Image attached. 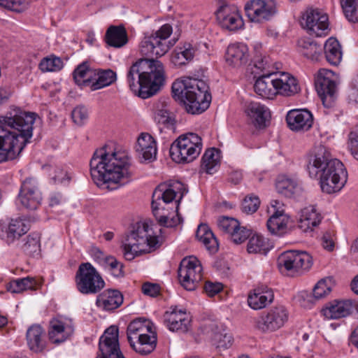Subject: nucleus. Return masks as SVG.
Returning <instances> with one entry per match:
<instances>
[{
    "mask_svg": "<svg viewBox=\"0 0 358 358\" xmlns=\"http://www.w3.org/2000/svg\"><path fill=\"white\" fill-rule=\"evenodd\" d=\"M93 82L90 85L92 91L98 90L114 83L117 80V74L112 69H98L94 70Z\"/></svg>",
    "mask_w": 358,
    "mask_h": 358,
    "instance_id": "f704fd0d",
    "label": "nucleus"
},
{
    "mask_svg": "<svg viewBox=\"0 0 358 358\" xmlns=\"http://www.w3.org/2000/svg\"><path fill=\"white\" fill-rule=\"evenodd\" d=\"M233 337L227 333H215L213 338V344L219 349H227L231 346Z\"/></svg>",
    "mask_w": 358,
    "mask_h": 358,
    "instance_id": "4d7b16f0",
    "label": "nucleus"
},
{
    "mask_svg": "<svg viewBox=\"0 0 358 358\" xmlns=\"http://www.w3.org/2000/svg\"><path fill=\"white\" fill-rule=\"evenodd\" d=\"M353 304L350 300H334L322 308V313L327 319L336 320L348 316L352 311Z\"/></svg>",
    "mask_w": 358,
    "mask_h": 358,
    "instance_id": "a878e982",
    "label": "nucleus"
},
{
    "mask_svg": "<svg viewBox=\"0 0 358 358\" xmlns=\"http://www.w3.org/2000/svg\"><path fill=\"white\" fill-rule=\"evenodd\" d=\"M276 94L283 96H292L301 91L297 79L287 72L275 73Z\"/></svg>",
    "mask_w": 358,
    "mask_h": 358,
    "instance_id": "4be33fe9",
    "label": "nucleus"
},
{
    "mask_svg": "<svg viewBox=\"0 0 358 358\" xmlns=\"http://www.w3.org/2000/svg\"><path fill=\"white\" fill-rule=\"evenodd\" d=\"M28 230L26 221L20 218L12 219L8 223L0 222V238L4 239L8 244L20 238Z\"/></svg>",
    "mask_w": 358,
    "mask_h": 358,
    "instance_id": "aec40b11",
    "label": "nucleus"
},
{
    "mask_svg": "<svg viewBox=\"0 0 358 358\" xmlns=\"http://www.w3.org/2000/svg\"><path fill=\"white\" fill-rule=\"evenodd\" d=\"M105 40L106 43L114 48H122L128 42L126 29L122 25H111L106 31Z\"/></svg>",
    "mask_w": 358,
    "mask_h": 358,
    "instance_id": "72a5a7b5",
    "label": "nucleus"
},
{
    "mask_svg": "<svg viewBox=\"0 0 358 358\" xmlns=\"http://www.w3.org/2000/svg\"><path fill=\"white\" fill-rule=\"evenodd\" d=\"M35 287L36 280L34 278L26 277L10 281L7 285V289L11 293H20L27 289H34Z\"/></svg>",
    "mask_w": 358,
    "mask_h": 358,
    "instance_id": "49530a36",
    "label": "nucleus"
},
{
    "mask_svg": "<svg viewBox=\"0 0 358 358\" xmlns=\"http://www.w3.org/2000/svg\"><path fill=\"white\" fill-rule=\"evenodd\" d=\"M239 222L229 217H220L217 218V224L218 229L224 234H228L229 236L237 229Z\"/></svg>",
    "mask_w": 358,
    "mask_h": 358,
    "instance_id": "864d4df0",
    "label": "nucleus"
},
{
    "mask_svg": "<svg viewBox=\"0 0 358 358\" xmlns=\"http://www.w3.org/2000/svg\"><path fill=\"white\" fill-rule=\"evenodd\" d=\"M340 3L349 22H358V0H340Z\"/></svg>",
    "mask_w": 358,
    "mask_h": 358,
    "instance_id": "09e8293b",
    "label": "nucleus"
},
{
    "mask_svg": "<svg viewBox=\"0 0 358 358\" xmlns=\"http://www.w3.org/2000/svg\"><path fill=\"white\" fill-rule=\"evenodd\" d=\"M162 238L148 223L138 224L123 241L122 248L126 260L131 261L143 253L150 252L159 248Z\"/></svg>",
    "mask_w": 358,
    "mask_h": 358,
    "instance_id": "6e6552de",
    "label": "nucleus"
},
{
    "mask_svg": "<svg viewBox=\"0 0 358 358\" xmlns=\"http://www.w3.org/2000/svg\"><path fill=\"white\" fill-rule=\"evenodd\" d=\"M181 34L180 24H164L158 30L144 34L139 51L143 56L161 57L175 45Z\"/></svg>",
    "mask_w": 358,
    "mask_h": 358,
    "instance_id": "0eeeda50",
    "label": "nucleus"
},
{
    "mask_svg": "<svg viewBox=\"0 0 358 358\" xmlns=\"http://www.w3.org/2000/svg\"><path fill=\"white\" fill-rule=\"evenodd\" d=\"M223 289V285L220 282H213L210 281L206 282L203 289L206 294L213 297L219 292H220Z\"/></svg>",
    "mask_w": 358,
    "mask_h": 358,
    "instance_id": "69168bd1",
    "label": "nucleus"
},
{
    "mask_svg": "<svg viewBox=\"0 0 358 358\" xmlns=\"http://www.w3.org/2000/svg\"><path fill=\"white\" fill-rule=\"evenodd\" d=\"M307 171L310 178L319 179L322 191L329 194L340 192L348 180L344 164L332 159L329 151L322 145L315 146L309 152Z\"/></svg>",
    "mask_w": 358,
    "mask_h": 358,
    "instance_id": "7ed1b4c3",
    "label": "nucleus"
},
{
    "mask_svg": "<svg viewBox=\"0 0 358 358\" xmlns=\"http://www.w3.org/2000/svg\"><path fill=\"white\" fill-rule=\"evenodd\" d=\"M164 320L168 328L172 331H180L185 332L188 329L190 318L187 313L182 310L173 308L171 311L166 312Z\"/></svg>",
    "mask_w": 358,
    "mask_h": 358,
    "instance_id": "cd10ccee",
    "label": "nucleus"
},
{
    "mask_svg": "<svg viewBox=\"0 0 358 358\" xmlns=\"http://www.w3.org/2000/svg\"><path fill=\"white\" fill-rule=\"evenodd\" d=\"M270 249L268 240L259 234L253 235L248 243L247 250L249 253L266 254Z\"/></svg>",
    "mask_w": 358,
    "mask_h": 358,
    "instance_id": "a18cd8bd",
    "label": "nucleus"
},
{
    "mask_svg": "<svg viewBox=\"0 0 358 358\" xmlns=\"http://www.w3.org/2000/svg\"><path fill=\"white\" fill-rule=\"evenodd\" d=\"M74 329L72 325L62 320L53 319L50 321L48 331L50 341L55 344H59L71 336Z\"/></svg>",
    "mask_w": 358,
    "mask_h": 358,
    "instance_id": "bb28decb",
    "label": "nucleus"
},
{
    "mask_svg": "<svg viewBox=\"0 0 358 358\" xmlns=\"http://www.w3.org/2000/svg\"><path fill=\"white\" fill-rule=\"evenodd\" d=\"M151 321L138 318L133 320L127 327V338L131 347L141 355H148L156 348L157 336L152 330Z\"/></svg>",
    "mask_w": 358,
    "mask_h": 358,
    "instance_id": "1a4fd4ad",
    "label": "nucleus"
},
{
    "mask_svg": "<svg viewBox=\"0 0 358 358\" xmlns=\"http://www.w3.org/2000/svg\"><path fill=\"white\" fill-rule=\"evenodd\" d=\"M245 10L251 22L271 20L276 13L275 7L273 4H267L262 0H251L247 2Z\"/></svg>",
    "mask_w": 358,
    "mask_h": 358,
    "instance_id": "6ab92c4d",
    "label": "nucleus"
},
{
    "mask_svg": "<svg viewBox=\"0 0 358 358\" xmlns=\"http://www.w3.org/2000/svg\"><path fill=\"white\" fill-rule=\"evenodd\" d=\"M187 192L185 185L180 181H170L158 185L152 194L153 214L160 226L173 227L180 223V218H171L178 212L179 203Z\"/></svg>",
    "mask_w": 358,
    "mask_h": 358,
    "instance_id": "39448f33",
    "label": "nucleus"
},
{
    "mask_svg": "<svg viewBox=\"0 0 358 358\" xmlns=\"http://www.w3.org/2000/svg\"><path fill=\"white\" fill-rule=\"evenodd\" d=\"M324 55L327 61L334 66L338 65L343 57L341 46L335 38H328L324 45Z\"/></svg>",
    "mask_w": 358,
    "mask_h": 358,
    "instance_id": "c9c22d12",
    "label": "nucleus"
},
{
    "mask_svg": "<svg viewBox=\"0 0 358 358\" xmlns=\"http://www.w3.org/2000/svg\"><path fill=\"white\" fill-rule=\"evenodd\" d=\"M268 212L271 214L266 222L268 231L272 234L279 236L286 234L289 217L285 213L283 204L278 200H273L271 201V207Z\"/></svg>",
    "mask_w": 358,
    "mask_h": 358,
    "instance_id": "f3484780",
    "label": "nucleus"
},
{
    "mask_svg": "<svg viewBox=\"0 0 358 358\" xmlns=\"http://www.w3.org/2000/svg\"><path fill=\"white\" fill-rule=\"evenodd\" d=\"M297 51L307 59H317L321 52L320 45L308 38H301L297 41Z\"/></svg>",
    "mask_w": 358,
    "mask_h": 358,
    "instance_id": "e433bc0d",
    "label": "nucleus"
},
{
    "mask_svg": "<svg viewBox=\"0 0 358 358\" xmlns=\"http://www.w3.org/2000/svg\"><path fill=\"white\" fill-rule=\"evenodd\" d=\"M76 285L83 294H94L105 286V282L96 268L88 262L82 263L76 273Z\"/></svg>",
    "mask_w": 358,
    "mask_h": 358,
    "instance_id": "9b49d317",
    "label": "nucleus"
},
{
    "mask_svg": "<svg viewBox=\"0 0 358 358\" xmlns=\"http://www.w3.org/2000/svg\"><path fill=\"white\" fill-rule=\"evenodd\" d=\"M202 271V266L196 257H185L178 268L180 285L188 291L194 290L203 278Z\"/></svg>",
    "mask_w": 358,
    "mask_h": 358,
    "instance_id": "f8f14e48",
    "label": "nucleus"
},
{
    "mask_svg": "<svg viewBox=\"0 0 358 358\" xmlns=\"http://www.w3.org/2000/svg\"><path fill=\"white\" fill-rule=\"evenodd\" d=\"M136 151L144 161L152 162L157 155L156 141L150 134L142 133L137 140Z\"/></svg>",
    "mask_w": 358,
    "mask_h": 358,
    "instance_id": "7c9ffc66",
    "label": "nucleus"
},
{
    "mask_svg": "<svg viewBox=\"0 0 358 358\" xmlns=\"http://www.w3.org/2000/svg\"><path fill=\"white\" fill-rule=\"evenodd\" d=\"M260 204L257 196H247L242 203V210L247 214H252L257 211Z\"/></svg>",
    "mask_w": 358,
    "mask_h": 358,
    "instance_id": "e2e57ef3",
    "label": "nucleus"
},
{
    "mask_svg": "<svg viewBox=\"0 0 358 358\" xmlns=\"http://www.w3.org/2000/svg\"><path fill=\"white\" fill-rule=\"evenodd\" d=\"M155 120L159 124L166 125L167 127H172L175 124L174 118L166 108L157 109L155 114Z\"/></svg>",
    "mask_w": 358,
    "mask_h": 358,
    "instance_id": "13d9d810",
    "label": "nucleus"
},
{
    "mask_svg": "<svg viewBox=\"0 0 358 358\" xmlns=\"http://www.w3.org/2000/svg\"><path fill=\"white\" fill-rule=\"evenodd\" d=\"M332 278H328L320 280L313 289V296L320 299L328 295L332 289Z\"/></svg>",
    "mask_w": 358,
    "mask_h": 358,
    "instance_id": "603ef678",
    "label": "nucleus"
},
{
    "mask_svg": "<svg viewBox=\"0 0 358 358\" xmlns=\"http://www.w3.org/2000/svg\"><path fill=\"white\" fill-rule=\"evenodd\" d=\"M275 188L279 194L286 197H292L297 189V183L292 179L282 176L278 178Z\"/></svg>",
    "mask_w": 358,
    "mask_h": 358,
    "instance_id": "de8ad7c7",
    "label": "nucleus"
},
{
    "mask_svg": "<svg viewBox=\"0 0 358 358\" xmlns=\"http://www.w3.org/2000/svg\"><path fill=\"white\" fill-rule=\"evenodd\" d=\"M301 19L305 22H329V17L324 10L310 6L301 13Z\"/></svg>",
    "mask_w": 358,
    "mask_h": 358,
    "instance_id": "c03bdc74",
    "label": "nucleus"
},
{
    "mask_svg": "<svg viewBox=\"0 0 358 358\" xmlns=\"http://www.w3.org/2000/svg\"><path fill=\"white\" fill-rule=\"evenodd\" d=\"M94 257L103 263L115 277L122 275V264L113 256H106L99 248L93 250Z\"/></svg>",
    "mask_w": 358,
    "mask_h": 358,
    "instance_id": "a19ab883",
    "label": "nucleus"
},
{
    "mask_svg": "<svg viewBox=\"0 0 358 358\" xmlns=\"http://www.w3.org/2000/svg\"><path fill=\"white\" fill-rule=\"evenodd\" d=\"M196 236L210 252H215L217 250V241L208 225L205 224H199L196 232Z\"/></svg>",
    "mask_w": 358,
    "mask_h": 358,
    "instance_id": "4c0bfd02",
    "label": "nucleus"
},
{
    "mask_svg": "<svg viewBox=\"0 0 358 358\" xmlns=\"http://www.w3.org/2000/svg\"><path fill=\"white\" fill-rule=\"evenodd\" d=\"M123 303V296L116 289H106L96 297V306L106 311L113 310Z\"/></svg>",
    "mask_w": 358,
    "mask_h": 358,
    "instance_id": "2f4dec72",
    "label": "nucleus"
},
{
    "mask_svg": "<svg viewBox=\"0 0 358 358\" xmlns=\"http://www.w3.org/2000/svg\"><path fill=\"white\" fill-rule=\"evenodd\" d=\"M286 120L288 127L293 131L308 130L312 127L313 117L306 109H296L287 113Z\"/></svg>",
    "mask_w": 358,
    "mask_h": 358,
    "instance_id": "393cba45",
    "label": "nucleus"
},
{
    "mask_svg": "<svg viewBox=\"0 0 358 358\" xmlns=\"http://www.w3.org/2000/svg\"><path fill=\"white\" fill-rule=\"evenodd\" d=\"M277 264L282 272L294 273L309 270L313 265V259L306 252L288 250L278 257Z\"/></svg>",
    "mask_w": 358,
    "mask_h": 358,
    "instance_id": "4468645a",
    "label": "nucleus"
},
{
    "mask_svg": "<svg viewBox=\"0 0 358 358\" xmlns=\"http://www.w3.org/2000/svg\"><path fill=\"white\" fill-rule=\"evenodd\" d=\"M71 117L77 125L84 124L88 119L87 109L83 106L76 107L71 113Z\"/></svg>",
    "mask_w": 358,
    "mask_h": 358,
    "instance_id": "052dcab7",
    "label": "nucleus"
},
{
    "mask_svg": "<svg viewBox=\"0 0 358 358\" xmlns=\"http://www.w3.org/2000/svg\"><path fill=\"white\" fill-rule=\"evenodd\" d=\"M90 165L92 178L100 187L114 190L131 180L132 172L128 155L116 150L111 145L96 150Z\"/></svg>",
    "mask_w": 358,
    "mask_h": 358,
    "instance_id": "f257e3e1",
    "label": "nucleus"
},
{
    "mask_svg": "<svg viewBox=\"0 0 358 358\" xmlns=\"http://www.w3.org/2000/svg\"><path fill=\"white\" fill-rule=\"evenodd\" d=\"M22 250L29 255H38L41 250V236L38 233H31L27 236Z\"/></svg>",
    "mask_w": 358,
    "mask_h": 358,
    "instance_id": "8fccbe9b",
    "label": "nucleus"
},
{
    "mask_svg": "<svg viewBox=\"0 0 358 358\" xmlns=\"http://www.w3.org/2000/svg\"><path fill=\"white\" fill-rule=\"evenodd\" d=\"M19 200L25 208L30 210H36L40 206L42 196L34 179L27 178L22 182Z\"/></svg>",
    "mask_w": 358,
    "mask_h": 358,
    "instance_id": "a211bd4d",
    "label": "nucleus"
},
{
    "mask_svg": "<svg viewBox=\"0 0 358 358\" xmlns=\"http://www.w3.org/2000/svg\"><path fill=\"white\" fill-rule=\"evenodd\" d=\"M307 34L314 37H324L329 34V24H301Z\"/></svg>",
    "mask_w": 358,
    "mask_h": 358,
    "instance_id": "3c124183",
    "label": "nucleus"
},
{
    "mask_svg": "<svg viewBox=\"0 0 358 358\" xmlns=\"http://www.w3.org/2000/svg\"><path fill=\"white\" fill-rule=\"evenodd\" d=\"M45 333L41 326L33 324L28 328L26 340L29 348L34 352H41L45 348Z\"/></svg>",
    "mask_w": 358,
    "mask_h": 358,
    "instance_id": "473e14b6",
    "label": "nucleus"
},
{
    "mask_svg": "<svg viewBox=\"0 0 358 358\" xmlns=\"http://www.w3.org/2000/svg\"><path fill=\"white\" fill-rule=\"evenodd\" d=\"M36 114L14 109L0 117V163L14 159L33 135Z\"/></svg>",
    "mask_w": 358,
    "mask_h": 358,
    "instance_id": "f03ea898",
    "label": "nucleus"
},
{
    "mask_svg": "<svg viewBox=\"0 0 358 358\" xmlns=\"http://www.w3.org/2000/svg\"><path fill=\"white\" fill-rule=\"evenodd\" d=\"M245 113L255 127L264 128L271 117L270 110L265 105L252 101L246 104Z\"/></svg>",
    "mask_w": 358,
    "mask_h": 358,
    "instance_id": "5701e85b",
    "label": "nucleus"
},
{
    "mask_svg": "<svg viewBox=\"0 0 358 358\" xmlns=\"http://www.w3.org/2000/svg\"><path fill=\"white\" fill-rule=\"evenodd\" d=\"M0 6L10 10L21 13L29 6V0H0Z\"/></svg>",
    "mask_w": 358,
    "mask_h": 358,
    "instance_id": "6e6d98bb",
    "label": "nucleus"
},
{
    "mask_svg": "<svg viewBox=\"0 0 358 358\" xmlns=\"http://www.w3.org/2000/svg\"><path fill=\"white\" fill-rule=\"evenodd\" d=\"M207 83L203 80L190 77L176 80L172 85L174 99L182 103L187 113L200 114L209 106L211 94Z\"/></svg>",
    "mask_w": 358,
    "mask_h": 358,
    "instance_id": "423d86ee",
    "label": "nucleus"
},
{
    "mask_svg": "<svg viewBox=\"0 0 358 358\" xmlns=\"http://www.w3.org/2000/svg\"><path fill=\"white\" fill-rule=\"evenodd\" d=\"M99 352L96 358H124L120 349L116 327H110L100 337Z\"/></svg>",
    "mask_w": 358,
    "mask_h": 358,
    "instance_id": "dca6fc26",
    "label": "nucleus"
},
{
    "mask_svg": "<svg viewBox=\"0 0 358 358\" xmlns=\"http://www.w3.org/2000/svg\"><path fill=\"white\" fill-rule=\"evenodd\" d=\"M202 149L201 138L194 133L179 136L171 145L170 155L177 163H189L195 159Z\"/></svg>",
    "mask_w": 358,
    "mask_h": 358,
    "instance_id": "9d476101",
    "label": "nucleus"
},
{
    "mask_svg": "<svg viewBox=\"0 0 358 358\" xmlns=\"http://www.w3.org/2000/svg\"><path fill=\"white\" fill-rule=\"evenodd\" d=\"M94 70L90 68L86 62L78 65L73 73L76 83L80 86H90L95 75Z\"/></svg>",
    "mask_w": 358,
    "mask_h": 358,
    "instance_id": "ea45409f",
    "label": "nucleus"
},
{
    "mask_svg": "<svg viewBox=\"0 0 358 358\" xmlns=\"http://www.w3.org/2000/svg\"><path fill=\"white\" fill-rule=\"evenodd\" d=\"M322 220V215L315 206L310 205L301 209L298 227L303 232L312 231Z\"/></svg>",
    "mask_w": 358,
    "mask_h": 358,
    "instance_id": "c85d7f7f",
    "label": "nucleus"
},
{
    "mask_svg": "<svg viewBox=\"0 0 358 358\" xmlns=\"http://www.w3.org/2000/svg\"><path fill=\"white\" fill-rule=\"evenodd\" d=\"M254 90L263 99H273L277 96L275 73H266L257 78Z\"/></svg>",
    "mask_w": 358,
    "mask_h": 358,
    "instance_id": "b1692460",
    "label": "nucleus"
},
{
    "mask_svg": "<svg viewBox=\"0 0 358 358\" xmlns=\"http://www.w3.org/2000/svg\"><path fill=\"white\" fill-rule=\"evenodd\" d=\"M218 22H238L243 21L240 11L235 6L224 5L215 12Z\"/></svg>",
    "mask_w": 358,
    "mask_h": 358,
    "instance_id": "79ce46f5",
    "label": "nucleus"
},
{
    "mask_svg": "<svg viewBox=\"0 0 358 358\" xmlns=\"http://www.w3.org/2000/svg\"><path fill=\"white\" fill-rule=\"evenodd\" d=\"M347 99L350 104L358 103V74L355 75L349 83Z\"/></svg>",
    "mask_w": 358,
    "mask_h": 358,
    "instance_id": "bf43d9fd",
    "label": "nucleus"
},
{
    "mask_svg": "<svg viewBox=\"0 0 358 358\" xmlns=\"http://www.w3.org/2000/svg\"><path fill=\"white\" fill-rule=\"evenodd\" d=\"M220 162V150L214 148L208 149L202 157L201 169L208 174H213L218 169Z\"/></svg>",
    "mask_w": 358,
    "mask_h": 358,
    "instance_id": "58836bf2",
    "label": "nucleus"
},
{
    "mask_svg": "<svg viewBox=\"0 0 358 358\" xmlns=\"http://www.w3.org/2000/svg\"><path fill=\"white\" fill-rule=\"evenodd\" d=\"M315 88L323 105L326 108L331 107L335 101L336 92L334 73L331 70L320 69L315 80Z\"/></svg>",
    "mask_w": 358,
    "mask_h": 358,
    "instance_id": "2eb2a0df",
    "label": "nucleus"
},
{
    "mask_svg": "<svg viewBox=\"0 0 358 358\" xmlns=\"http://www.w3.org/2000/svg\"><path fill=\"white\" fill-rule=\"evenodd\" d=\"M289 319V312L283 306L271 308L255 320V328L264 334L275 332L285 326Z\"/></svg>",
    "mask_w": 358,
    "mask_h": 358,
    "instance_id": "ddd939ff",
    "label": "nucleus"
},
{
    "mask_svg": "<svg viewBox=\"0 0 358 358\" xmlns=\"http://www.w3.org/2000/svg\"><path fill=\"white\" fill-rule=\"evenodd\" d=\"M127 82L131 90L138 92L141 98L148 99L156 94L165 85L164 66L159 60L141 59L130 67Z\"/></svg>",
    "mask_w": 358,
    "mask_h": 358,
    "instance_id": "20e7f679",
    "label": "nucleus"
},
{
    "mask_svg": "<svg viewBox=\"0 0 358 358\" xmlns=\"http://www.w3.org/2000/svg\"><path fill=\"white\" fill-rule=\"evenodd\" d=\"M194 55V49L189 43L178 47L172 56L171 61L176 66H182L191 61Z\"/></svg>",
    "mask_w": 358,
    "mask_h": 358,
    "instance_id": "37998d69",
    "label": "nucleus"
},
{
    "mask_svg": "<svg viewBox=\"0 0 358 358\" xmlns=\"http://www.w3.org/2000/svg\"><path fill=\"white\" fill-rule=\"evenodd\" d=\"M321 244L325 250L329 252L334 250L335 243L334 238L331 233L326 232L324 234L321 238Z\"/></svg>",
    "mask_w": 358,
    "mask_h": 358,
    "instance_id": "774afa93",
    "label": "nucleus"
},
{
    "mask_svg": "<svg viewBox=\"0 0 358 358\" xmlns=\"http://www.w3.org/2000/svg\"><path fill=\"white\" fill-rule=\"evenodd\" d=\"M250 230L245 227H241L240 223L237 229L234 230L230 235L231 240L236 244H240L247 240L250 236Z\"/></svg>",
    "mask_w": 358,
    "mask_h": 358,
    "instance_id": "680f3d73",
    "label": "nucleus"
},
{
    "mask_svg": "<svg viewBox=\"0 0 358 358\" xmlns=\"http://www.w3.org/2000/svg\"><path fill=\"white\" fill-rule=\"evenodd\" d=\"M273 299V290L267 286L262 285L255 288L249 294L248 303L252 309L259 310L271 303Z\"/></svg>",
    "mask_w": 358,
    "mask_h": 358,
    "instance_id": "c756f323",
    "label": "nucleus"
},
{
    "mask_svg": "<svg viewBox=\"0 0 358 358\" xmlns=\"http://www.w3.org/2000/svg\"><path fill=\"white\" fill-rule=\"evenodd\" d=\"M39 67L43 72L58 71L62 69L63 62L59 57H46L42 59L39 64Z\"/></svg>",
    "mask_w": 358,
    "mask_h": 358,
    "instance_id": "5fc2aeb1",
    "label": "nucleus"
},
{
    "mask_svg": "<svg viewBox=\"0 0 358 358\" xmlns=\"http://www.w3.org/2000/svg\"><path fill=\"white\" fill-rule=\"evenodd\" d=\"M142 292L144 294L154 297L159 294L160 287L157 284L146 282L142 286Z\"/></svg>",
    "mask_w": 358,
    "mask_h": 358,
    "instance_id": "338daca9",
    "label": "nucleus"
},
{
    "mask_svg": "<svg viewBox=\"0 0 358 358\" xmlns=\"http://www.w3.org/2000/svg\"><path fill=\"white\" fill-rule=\"evenodd\" d=\"M249 49L243 43L229 44L225 52V62L232 67L240 68L245 65L249 60Z\"/></svg>",
    "mask_w": 358,
    "mask_h": 358,
    "instance_id": "412c9836",
    "label": "nucleus"
},
{
    "mask_svg": "<svg viewBox=\"0 0 358 358\" xmlns=\"http://www.w3.org/2000/svg\"><path fill=\"white\" fill-rule=\"evenodd\" d=\"M348 147L353 157L358 160V129L349 134Z\"/></svg>",
    "mask_w": 358,
    "mask_h": 358,
    "instance_id": "0e129e2a",
    "label": "nucleus"
}]
</instances>
